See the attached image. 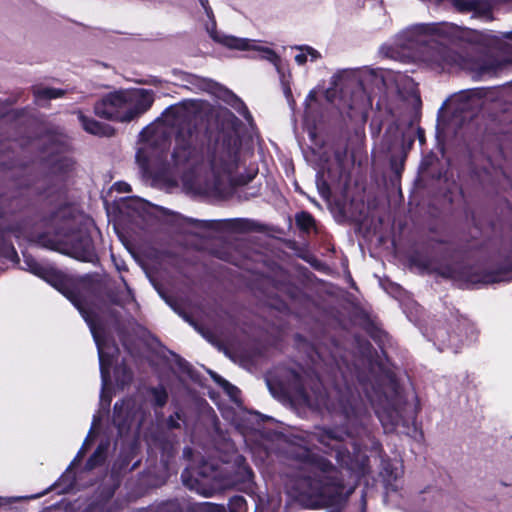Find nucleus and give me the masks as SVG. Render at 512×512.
<instances>
[{
  "instance_id": "16",
  "label": "nucleus",
  "mask_w": 512,
  "mask_h": 512,
  "mask_svg": "<svg viewBox=\"0 0 512 512\" xmlns=\"http://www.w3.org/2000/svg\"><path fill=\"white\" fill-rule=\"evenodd\" d=\"M107 449L106 445H100L94 454L90 457L87 462V467L89 469L94 468L98 463L102 462L105 458V451Z\"/></svg>"
},
{
  "instance_id": "6",
  "label": "nucleus",
  "mask_w": 512,
  "mask_h": 512,
  "mask_svg": "<svg viewBox=\"0 0 512 512\" xmlns=\"http://www.w3.org/2000/svg\"><path fill=\"white\" fill-rule=\"evenodd\" d=\"M26 263L28 265L29 270L33 274L45 279L58 290L62 291V286L64 284L65 277L61 273L53 269L44 268L40 266L38 263L33 262L32 260L27 259Z\"/></svg>"
},
{
  "instance_id": "5",
  "label": "nucleus",
  "mask_w": 512,
  "mask_h": 512,
  "mask_svg": "<svg viewBox=\"0 0 512 512\" xmlns=\"http://www.w3.org/2000/svg\"><path fill=\"white\" fill-rule=\"evenodd\" d=\"M91 333L93 335L94 341L96 343L98 349L99 356V364H100V373L102 380V392H101V400H104L105 397V388L109 381V366L111 364L110 354L105 351V343L101 340L100 335L94 324L89 323Z\"/></svg>"
},
{
  "instance_id": "24",
  "label": "nucleus",
  "mask_w": 512,
  "mask_h": 512,
  "mask_svg": "<svg viewBox=\"0 0 512 512\" xmlns=\"http://www.w3.org/2000/svg\"><path fill=\"white\" fill-rule=\"evenodd\" d=\"M169 424L171 427H178L179 425L174 422L173 418L170 419Z\"/></svg>"
},
{
  "instance_id": "21",
  "label": "nucleus",
  "mask_w": 512,
  "mask_h": 512,
  "mask_svg": "<svg viewBox=\"0 0 512 512\" xmlns=\"http://www.w3.org/2000/svg\"><path fill=\"white\" fill-rule=\"evenodd\" d=\"M245 504V501L242 497H236L232 500L231 505H236L237 508L241 509Z\"/></svg>"
},
{
  "instance_id": "25",
  "label": "nucleus",
  "mask_w": 512,
  "mask_h": 512,
  "mask_svg": "<svg viewBox=\"0 0 512 512\" xmlns=\"http://www.w3.org/2000/svg\"><path fill=\"white\" fill-rule=\"evenodd\" d=\"M305 402L309 405V406H313L311 400L307 397H305Z\"/></svg>"
},
{
  "instance_id": "8",
  "label": "nucleus",
  "mask_w": 512,
  "mask_h": 512,
  "mask_svg": "<svg viewBox=\"0 0 512 512\" xmlns=\"http://www.w3.org/2000/svg\"><path fill=\"white\" fill-rule=\"evenodd\" d=\"M195 155V149L191 143L181 137L176 140V146L172 153L173 162L175 165L184 164Z\"/></svg>"
},
{
  "instance_id": "18",
  "label": "nucleus",
  "mask_w": 512,
  "mask_h": 512,
  "mask_svg": "<svg viewBox=\"0 0 512 512\" xmlns=\"http://www.w3.org/2000/svg\"><path fill=\"white\" fill-rule=\"evenodd\" d=\"M152 395L155 403L158 406H163L167 401V392L163 387H158L152 390Z\"/></svg>"
},
{
  "instance_id": "4",
  "label": "nucleus",
  "mask_w": 512,
  "mask_h": 512,
  "mask_svg": "<svg viewBox=\"0 0 512 512\" xmlns=\"http://www.w3.org/2000/svg\"><path fill=\"white\" fill-rule=\"evenodd\" d=\"M200 3L207 17L205 29L214 42L228 49L238 51H254L257 53L255 58L266 60L272 63L276 67L277 71H280L281 58L273 49L265 46L262 40L235 37L233 35H227L218 31L216 29L214 13L212 8L209 6L208 0H200Z\"/></svg>"
},
{
  "instance_id": "28",
  "label": "nucleus",
  "mask_w": 512,
  "mask_h": 512,
  "mask_svg": "<svg viewBox=\"0 0 512 512\" xmlns=\"http://www.w3.org/2000/svg\"><path fill=\"white\" fill-rule=\"evenodd\" d=\"M507 37H509V38H511V39H512V32H511V33H509V35H508Z\"/></svg>"
},
{
  "instance_id": "11",
  "label": "nucleus",
  "mask_w": 512,
  "mask_h": 512,
  "mask_svg": "<svg viewBox=\"0 0 512 512\" xmlns=\"http://www.w3.org/2000/svg\"><path fill=\"white\" fill-rule=\"evenodd\" d=\"M64 90L51 87L38 86L34 88L36 102L41 104L43 101L62 97Z\"/></svg>"
},
{
  "instance_id": "19",
  "label": "nucleus",
  "mask_w": 512,
  "mask_h": 512,
  "mask_svg": "<svg viewBox=\"0 0 512 512\" xmlns=\"http://www.w3.org/2000/svg\"><path fill=\"white\" fill-rule=\"evenodd\" d=\"M378 417L380 421L383 423L384 426H386L391 418V424L397 425L398 424V415L396 417H393L388 411H378Z\"/></svg>"
},
{
  "instance_id": "3",
  "label": "nucleus",
  "mask_w": 512,
  "mask_h": 512,
  "mask_svg": "<svg viewBox=\"0 0 512 512\" xmlns=\"http://www.w3.org/2000/svg\"><path fill=\"white\" fill-rule=\"evenodd\" d=\"M237 154L231 150L216 153L208 167H199L195 177L185 176V183L199 193H213L219 190L221 182L237 168Z\"/></svg>"
},
{
  "instance_id": "29",
  "label": "nucleus",
  "mask_w": 512,
  "mask_h": 512,
  "mask_svg": "<svg viewBox=\"0 0 512 512\" xmlns=\"http://www.w3.org/2000/svg\"><path fill=\"white\" fill-rule=\"evenodd\" d=\"M325 444H326L327 446H331V443H330V442H325Z\"/></svg>"
},
{
  "instance_id": "9",
  "label": "nucleus",
  "mask_w": 512,
  "mask_h": 512,
  "mask_svg": "<svg viewBox=\"0 0 512 512\" xmlns=\"http://www.w3.org/2000/svg\"><path fill=\"white\" fill-rule=\"evenodd\" d=\"M77 116L86 132L96 136H110L112 134L110 126L103 125L94 119L86 117L81 111L77 112Z\"/></svg>"
},
{
  "instance_id": "27",
  "label": "nucleus",
  "mask_w": 512,
  "mask_h": 512,
  "mask_svg": "<svg viewBox=\"0 0 512 512\" xmlns=\"http://www.w3.org/2000/svg\"><path fill=\"white\" fill-rule=\"evenodd\" d=\"M11 255L16 256V252L14 249H11Z\"/></svg>"
},
{
  "instance_id": "10",
  "label": "nucleus",
  "mask_w": 512,
  "mask_h": 512,
  "mask_svg": "<svg viewBox=\"0 0 512 512\" xmlns=\"http://www.w3.org/2000/svg\"><path fill=\"white\" fill-rule=\"evenodd\" d=\"M161 149L159 148H151L149 143H143L137 153L136 159L141 164V166L145 167L146 164L153 158L161 157Z\"/></svg>"
},
{
  "instance_id": "20",
  "label": "nucleus",
  "mask_w": 512,
  "mask_h": 512,
  "mask_svg": "<svg viewBox=\"0 0 512 512\" xmlns=\"http://www.w3.org/2000/svg\"><path fill=\"white\" fill-rule=\"evenodd\" d=\"M222 386L226 389V391L229 393V395L232 397V398H236L237 396V393H238V389L232 385H230L227 381L225 380H222Z\"/></svg>"
},
{
  "instance_id": "17",
  "label": "nucleus",
  "mask_w": 512,
  "mask_h": 512,
  "mask_svg": "<svg viewBox=\"0 0 512 512\" xmlns=\"http://www.w3.org/2000/svg\"><path fill=\"white\" fill-rule=\"evenodd\" d=\"M296 222L301 228L309 229L313 226L314 220L308 213L301 212L297 214Z\"/></svg>"
},
{
  "instance_id": "13",
  "label": "nucleus",
  "mask_w": 512,
  "mask_h": 512,
  "mask_svg": "<svg viewBox=\"0 0 512 512\" xmlns=\"http://www.w3.org/2000/svg\"><path fill=\"white\" fill-rule=\"evenodd\" d=\"M189 82L191 85L194 86L195 89L201 91L216 93L220 89L219 85L216 82L196 75L190 76Z\"/></svg>"
},
{
  "instance_id": "7",
  "label": "nucleus",
  "mask_w": 512,
  "mask_h": 512,
  "mask_svg": "<svg viewBox=\"0 0 512 512\" xmlns=\"http://www.w3.org/2000/svg\"><path fill=\"white\" fill-rule=\"evenodd\" d=\"M444 28L441 24H417L406 29L402 36L410 41L420 42L422 36L443 33Z\"/></svg>"
},
{
  "instance_id": "2",
  "label": "nucleus",
  "mask_w": 512,
  "mask_h": 512,
  "mask_svg": "<svg viewBox=\"0 0 512 512\" xmlns=\"http://www.w3.org/2000/svg\"><path fill=\"white\" fill-rule=\"evenodd\" d=\"M154 102V94L147 89H126L111 92L94 106L99 117L117 121L130 122L145 113Z\"/></svg>"
},
{
  "instance_id": "22",
  "label": "nucleus",
  "mask_w": 512,
  "mask_h": 512,
  "mask_svg": "<svg viewBox=\"0 0 512 512\" xmlns=\"http://www.w3.org/2000/svg\"><path fill=\"white\" fill-rule=\"evenodd\" d=\"M315 98H316L315 91H310V93L308 94V96L306 98V108H307V110L310 108V103L312 101H314Z\"/></svg>"
},
{
  "instance_id": "23",
  "label": "nucleus",
  "mask_w": 512,
  "mask_h": 512,
  "mask_svg": "<svg viewBox=\"0 0 512 512\" xmlns=\"http://www.w3.org/2000/svg\"><path fill=\"white\" fill-rule=\"evenodd\" d=\"M115 186H116L117 190L120 192L130 191V186L126 183H117Z\"/></svg>"
},
{
  "instance_id": "15",
  "label": "nucleus",
  "mask_w": 512,
  "mask_h": 512,
  "mask_svg": "<svg viewBox=\"0 0 512 512\" xmlns=\"http://www.w3.org/2000/svg\"><path fill=\"white\" fill-rule=\"evenodd\" d=\"M445 498V495L438 491H427L424 495V500H429L431 502V509L438 508Z\"/></svg>"
},
{
  "instance_id": "14",
  "label": "nucleus",
  "mask_w": 512,
  "mask_h": 512,
  "mask_svg": "<svg viewBox=\"0 0 512 512\" xmlns=\"http://www.w3.org/2000/svg\"><path fill=\"white\" fill-rule=\"evenodd\" d=\"M73 256L81 261L91 262L95 258L94 248L88 238L83 240V248L81 250L74 248Z\"/></svg>"
},
{
  "instance_id": "26",
  "label": "nucleus",
  "mask_w": 512,
  "mask_h": 512,
  "mask_svg": "<svg viewBox=\"0 0 512 512\" xmlns=\"http://www.w3.org/2000/svg\"><path fill=\"white\" fill-rule=\"evenodd\" d=\"M118 408H119V404H118V403H116V404H115V406H114V410H115V412L118 410Z\"/></svg>"
},
{
  "instance_id": "12",
  "label": "nucleus",
  "mask_w": 512,
  "mask_h": 512,
  "mask_svg": "<svg viewBox=\"0 0 512 512\" xmlns=\"http://www.w3.org/2000/svg\"><path fill=\"white\" fill-rule=\"evenodd\" d=\"M295 49L299 51L295 56V62L298 65H304L308 61L314 62L321 57L320 53L310 46H295Z\"/></svg>"
},
{
  "instance_id": "1",
  "label": "nucleus",
  "mask_w": 512,
  "mask_h": 512,
  "mask_svg": "<svg viewBox=\"0 0 512 512\" xmlns=\"http://www.w3.org/2000/svg\"><path fill=\"white\" fill-rule=\"evenodd\" d=\"M339 472L326 460L314 465L312 475L302 480V495L312 506H334L344 501L354 490L338 477Z\"/></svg>"
}]
</instances>
